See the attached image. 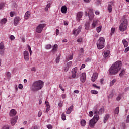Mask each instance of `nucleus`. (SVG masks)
Instances as JSON below:
<instances>
[{"instance_id":"32","label":"nucleus","mask_w":129,"mask_h":129,"mask_svg":"<svg viewBox=\"0 0 129 129\" xmlns=\"http://www.w3.org/2000/svg\"><path fill=\"white\" fill-rule=\"evenodd\" d=\"M81 125L82 126H85L86 125V121L85 120H82L81 121Z\"/></svg>"},{"instance_id":"36","label":"nucleus","mask_w":129,"mask_h":129,"mask_svg":"<svg viewBox=\"0 0 129 129\" xmlns=\"http://www.w3.org/2000/svg\"><path fill=\"white\" fill-rule=\"evenodd\" d=\"M61 118L62 120H66V115H65V113H62L61 115Z\"/></svg>"},{"instance_id":"12","label":"nucleus","mask_w":129,"mask_h":129,"mask_svg":"<svg viewBox=\"0 0 129 129\" xmlns=\"http://www.w3.org/2000/svg\"><path fill=\"white\" fill-rule=\"evenodd\" d=\"M76 73H77V67H75L72 70V76L73 78L76 77Z\"/></svg>"},{"instance_id":"59","label":"nucleus","mask_w":129,"mask_h":129,"mask_svg":"<svg viewBox=\"0 0 129 129\" xmlns=\"http://www.w3.org/2000/svg\"><path fill=\"white\" fill-rule=\"evenodd\" d=\"M10 40H15V36H14L13 35H11L10 37Z\"/></svg>"},{"instance_id":"42","label":"nucleus","mask_w":129,"mask_h":129,"mask_svg":"<svg viewBox=\"0 0 129 129\" xmlns=\"http://www.w3.org/2000/svg\"><path fill=\"white\" fill-rule=\"evenodd\" d=\"M91 93H92V94H97V93H98V92L95 90H91Z\"/></svg>"},{"instance_id":"55","label":"nucleus","mask_w":129,"mask_h":129,"mask_svg":"<svg viewBox=\"0 0 129 129\" xmlns=\"http://www.w3.org/2000/svg\"><path fill=\"white\" fill-rule=\"evenodd\" d=\"M6 75L7 77H11V73L8 72L6 74Z\"/></svg>"},{"instance_id":"37","label":"nucleus","mask_w":129,"mask_h":129,"mask_svg":"<svg viewBox=\"0 0 129 129\" xmlns=\"http://www.w3.org/2000/svg\"><path fill=\"white\" fill-rule=\"evenodd\" d=\"M67 66L69 67V68H70L71 66H72V61H69L67 63Z\"/></svg>"},{"instance_id":"29","label":"nucleus","mask_w":129,"mask_h":129,"mask_svg":"<svg viewBox=\"0 0 129 129\" xmlns=\"http://www.w3.org/2000/svg\"><path fill=\"white\" fill-rule=\"evenodd\" d=\"M108 118H109V115H106L104 118V123H106V121H107Z\"/></svg>"},{"instance_id":"38","label":"nucleus","mask_w":129,"mask_h":129,"mask_svg":"<svg viewBox=\"0 0 129 129\" xmlns=\"http://www.w3.org/2000/svg\"><path fill=\"white\" fill-rule=\"evenodd\" d=\"M73 59V53L72 54V55H70L69 56V57L67 58L68 61H69V60H72Z\"/></svg>"},{"instance_id":"30","label":"nucleus","mask_w":129,"mask_h":129,"mask_svg":"<svg viewBox=\"0 0 129 129\" xmlns=\"http://www.w3.org/2000/svg\"><path fill=\"white\" fill-rule=\"evenodd\" d=\"M5 6H6V3L4 2L0 3V10H3L5 8Z\"/></svg>"},{"instance_id":"21","label":"nucleus","mask_w":129,"mask_h":129,"mask_svg":"<svg viewBox=\"0 0 129 129\" xmlns=\"http://www.w3.org/2000/svg\"><path fill=\"white\" fill-rule=\"evenodd\" d=\"M45 104L46 105V107H47L45 112L48 113V112H49V110H50V103H49V102H48L47 101H46L45 102Z\"/></svg>"},{"instance_id":"31","label":"nucleus","mask_w":129,"mask_h":129,"mask_svg":"<svg viewBox=\"0 0 129 129\" xmlns=\"http://www.w3.org/2000/svg\"><path fill=\"white\" fill-rule=\"evenodd\" d=\"M114 112L115 114H118L119 113V107H117Z\"/></svg>"},{"instance_id":"5","label":"nucleus","mask_w":129,"mask_h":129,"mask_svg":"<svg viewBox=\"0 0 129 129\" xmlns=\"http://www.w3.org/2000/svg\"><path fill=\"white\" fill-rule=\"evenodd\" d=\"M46 27V24H40L36 28V32L39 33V34L42 33V31L44 28Z\"/></svg>"},{"instance_id":"11","label":"nucleus","mask_w":129,"mask_h":129,"mask_svg":"<svg viewBox=\"0 0 129 129\" xmlns=\"http://www.w3.org/2000/svg\"><path fill=\"white\" fill-rule=\"evenodd\" d=\"M89 20H91L93 19V10L90 9L88 13Z\"/></svg>"},{"instance_id":"56","label":"nucleus","mask_w":129,"mask_h":129,"mask_svg":"<svg viewBox=\"0 0 129 129\" xmlns=\"http://www.w3.org/2000/svg\"><path fill=\"white\" fill-rule=\"evenodd\" d=\"M114 32H115V28H112L111 29V34L112 35V34H113V33H114Z\"/></svg>"},{"instance_id":"18","label":"nucleus","mask_w":129,"mask_h":129,"mask_svg":"<svg viewBox=\"0 0 129 129\" xmlns=\"http://www.w3.org/2000/svg\"><path fill=\"white\" fill-rule=\"evenodd\" d=\"M109 54H110V51L109 50L104 51V58H105V59H107V58H109Z\"/></svg>"},{"instance_id":"49","label":"nucleus","mask_w":129,"mask_h":129,"mask_svg":"<svg viewBox=\"0 0 129 129\" xmlns=\"http://www.w3.org/2000/svg\"><path fill=\"white\" fill-rule=\"evenodd\" d=\"M18 88L19 89H23V85L22 84H19L18 85Z\"/></svg>"},{"instance_id":"44","label":"nucleus","mask_w":129,"mask_h":129,"mask_svg":"<svg viewBox=\"0 0 129 129\" xmlns=\"http://www.w3.org/2000/svg\"><path fill=\"white\" fill-rule=\"evenodd\" d=\"M4 52H5V49H0V54L1 55H4Z\"/></svg>"},{"instance_id":"52","label":"nucleus","mask_w":129,"mask_h":129,"mask_svg":"<svg viewBox=\"0 0 129 129\" xmlns=\"http://www.w3.org/2000/svg\"><path fill=\"white\" fill-rule=\"evenodd\" d=\"M41 115H42V111H39L38 113V117H41Z\"/></svg>"},{"instance_id":"40","label":"nucleus","mask_w":129,"mask_h":129,"mask_svg":"<svg viewBox=\"0 0 129 129\" xmlns=\"http://www.w3.org/2000/svg\"><path fill=\"white\" fill-rule=\"evenodd\" d=\"M101 26H99L97 28V33H100V32L101 31Z\"/></svg>"},{"instance_id":"6","label":"nucleus","mask_w":129,"mask_h":129,"mask_svg":"<svg viewBox=\"0 0 129 129\" xmlns=\"http://www.w3.org/2000/svg\"><path fill=\"white\" fill-rule=\"evenodd\" d=\"M82 29V26L81 25H80L78 29H75L73 30V35H76V36H77V35L79 34V33H80V32H81V30Z\"/></svg>"},{"instance_id":"8","label":"nucleus","mask_w":129,"mask_h":129,"mask_svg":"<svg viewBox=\"0 0 129 129\" xmlns=\"http://www.w3.org/2000/svg\"><path fill=\"white\" fill-rule=\"evenodd\" d=\"M82 29V26L81 25H80L78 29H75L73 30V35H76V36H77V35L79 34V33H80V32H81V30Z\"/></svg>"},{"instance_id":"17","label":"nucleus","mask_w":129,"mask_h":129,"mask_svg":"<svg viewBox=\"0 0 129 129\" xmlns=\"http://www.w3.org/2000/svg\"><path fill=\"white\" fill-rule=\"evenodd\" d=\"M17 114V111L16 110L13 109L10 110L9 113L10 116H15Z\"/></svg>"},{"instance_id":"63","label":"nucleus","mask_w":129,"mask_h":129,"mask_svg":"<svg viewBox=\"0 0 129 129\" xmlns=\"http://www.w3.org/2000/svg\"><path fill=\"white\" fill-rule=\"evenodd\" d=\"M57 48H58V45L55 44V45L53 46V49H57Z\"/></svg>"},{"instance_id":"46","label":"nucleus","mask_w":129,"mask_h":129,"mask_svg":"<svg viewBox=\"0 0 129 129\" xmlns=\"http://www.w3.org/2000/svg\"><path fill=\"white\" fill-rule=\"evenodd\" d=\"M121 99V95H119V96L117 97L116 100L117 101H119Z\"/></svg>"},{"instance_id":"14","label":"nucleus","mask_w":129,"mask_h":129,"mask_svg":"<svg viewBox=\"0 0 129 129\" xmlns=\"http://www.w3.org/2000/svg\"><path fill=\"white\" fill-rule=\"evenodd\" d=\"M94 114L95 115L94 116L93 119L95 121V122H97V121L99 120V116L97 115V111H95Z\"/></svg>"},{"instance_id":"16","label":"nucleus","mask_w":129,"mask_h":129,"mask_svg":"<svg viewBox=\"0 0 129 129\" xmlns=\"http://www.w3.org/2000/svg\"><path fill=\"white\" fill-rule=\"evenodd\" d=\"M83 16V13L82 12H79L78 13L77 15V20L78 22H79L80 20H81V18H82V16Z\"/></svg>"},{"instance_id":"3","label":"nucleus","mask_w":129,"mask_h":129,"mask_svg":"<svg viewBox=\"0 0 129 129\" xmlns=\"http://www.w3.org/2000/svg\"><path fill=\"white\" fill-rule=\"evenodd\" d=\"M126 15H124L122 19L121 20V22H122L121 24L119 26V30L121 32H124L127 28V19L126 18Z\"/></svg>"},{"instance_id":"41","label":"nucleus","mask_w":129,"mask_h":129,"mask_svg":"<svg viewBox=\"0 0 129 129\" xmlns=\"http://www.w3.org/2000/svg\"><path fill=\"white\" fill-rule=\"evenodd\" d=\"M1 23L2 24H5V23H7V19L4 18L1 20Z\"/></svg>"},{"instance_id":"53","label":"nucleus","mask_w":129,"mask_h":129,"mask_svg":"<svg viewBox=\"0 0 129 129\" xmlns=\"http://www.w3.org/2000/svg\"><path fill=\"white\" fill-rule=\"evenodd\" d=\"M113 97V93H111L109 95L108 98H112Z\"/></svg>"},{"instance_id":"9","label":"nucleus","mask_w":129,"mask_h":129,"mask_svg":"<svg viewBox=\"0 0 129 129\" xmlns=\"http://www.w3.org/2000/svg\"><path fill=\"white\" fill-rule=\"evenodd\" d=\"M112 6H114V1H112L110 2H109V4L108 5V11L109 13H111L112 12Z\"/></svg>"},{"instance_id":"60","label":"nucleus","mask_w":129,"mask_h":129,"mask_svg":"<svg viewBox=\"0 0 129 129\" xmlns=\"http://www.w3.org/2000/svg\"><path fill=\"white\" fill-rule=\"evenodd\" d=\"M3 129H10V127L9 126H5L3 127Z\"/></svg>"},{"instance_id":"28","label":"nucleus","mask_w":129,"mask_h":129,"mask_svg":"<svg viewBox=\"0 0 129 129\" xmlns=\"http://www.w3.org/2000/svg\"><path fill=\"white\" fill-rule=\"evenodd\" d=\"M122 43H123L125 48H126V47H127V46H128V42H127V41H126V40H123Z\"/></svg>"},{"instance_id":"1","label":"nucleus","mask_w":129,"mask_h":129,"mask_svg":"<svg viewBox=\"0 0 129 129\" xmlns=\"http://www.w3.org/2000/svg\"><path fill=\"white\" fill-rule=\"evenodd\" d=\"M122 63L121 61H117L112 65L109 70L110 75H115L117 74L118 71L121 69Z\"/></svg>"},{"instance_id":"27","label":"nucleus","mask_w":129,"mask_h":129,"mask_svg":"<svg viewBox=\"0 0 129 129\" xmlns=\"http://www.w3.org/2000/svg\"><path fill=\"white\" fill-rule=\"evenodd\" d=\"M98 20L95 19L94 20L92 23L93 28H95V26L97 25Z\"/></svg>"},{"instance_id":"7","label":"nucleus","mask_w":129,"mask_h":129,"mask_svg":"<svg viewBox=\"0 0 129 129\" xmlns=\"http://www.w3.org/2000/svg\"><path fill=\"white\" fill-rule=\"evenodd\" d=\"M82 29V26L81 25H80L78 29H75L73 30V35H76V36H77V35L79 34V33H80V32H81V30Z\"/></svg>"},{"instance_id":"13","label":"nucleus","mask_w":129,"mask_h":129,"mask_svg":"<svg viewBox=\"0 0 129 129\" xmlns=\"http://www.w3.org/2000/svg\"><path fill=\"white\" fill-rule=\"evenodd\" d=\"M86 80V74L85 73H83L80 78L81 82L82 83H84L85 82V80Z\"/></svg>"},{"instance_id":"20","label":"nucleus","mask_w":129,"mask_h":129,"mask_svg":"<svg viewBox=\"0 0 129 129\" xmlns=\"http://www.w3.org/2000/svg\"><path fill=\"white\" fill-rule=\"evenodd\" d=\"M95 123H96V122H95L94 119H92L89 122V125H90L91 127H93V126H94Z\"/></svg>"},{"instance_id":"57","label":"nucleus","mask_w":129,"mask_h":129,"mask_svg":"<svg viewBox=\"0 0 129 129\" xmlns=\"http://www.w3.org/2000/svg\"><path fill=\"white\" fill-rule=\"evenodd\" d=\"M47 127L48 129H52V128H53V126H52L51 125H47Z\"/></svg>"},{"instance_id":"58","label":"nucleus","mask_w":129,"mask_h":129,"mask_svg":"<svg viewBox=\"0 0 129 129\" xmlns=\"http://www.w3.org/2000/svg\"><path fill=\"white\" fill-rule=\"evenodd\" d=\"M91 59H90V58H87L85 60V62H91Z\"/></svg>"},{"instance_id":"25","label":"nucleus","mask_w":129,"mask_h":129,"mask_svg":"<svg viewBox=\"0 0 129 129\" xmlns=\"http://www.w3.org/2000/svg\"><path fill=\"white\" fill-rule=\"evenodd\" d=\"M30 16H31V13L30 11H27L25 14V18L26 20H28L29 18H30Z\"/></svg>"},{"instance_id":"51","label":"nucleus","mask_w":129,"mask_h":129,"mask_svg":"<svg viewBox=\"0 0 129 129\" xmlns=\"http://www.w3.org/2000/svg\"><path fill=\"white\" fill-rule=\"evenodd\" d=\"M59 88H60V89L62 90V91H65V89H64V88H63V86H62L61 84H60L59 85Z\"/></svg>"},{"instance_id":"64","label":"nucleus","mask_w":129,"mask_h":129,"mask_svg":"<svg viewBox=\"0 0 129 129\" xmlns=\"http://www.w3.org/2000/svg\"><path fill=\"white\" fill-rule=\"evenodd\" d=\"M127 123H128L129 122V115H128V116L127 117V119L126 120Z\"/></svg>"},{"instance_id":"43","label":"nucleus","mask_w":129,"mask_h":129,"mask_svg":"<svg viewBox=\"0 0 129 129\" xmlns=\"http://www.w3.org/2000/svg\"><path fill=\"white\" fill-rule=\"evenodd\" d=\"M5 48V45H4V43H0V49H4Z\"/></svg>"},{"instance_id":"23","label":"nucleus","mask_w":129,"mask_h":129,"mask_svg":"<svg viewBox=\"0 0 129 129\" xmlns=\"http://www.w3.org/2000/svg\"><path fill=\"white\" fill-rule=\"evenodd\" d=\"M61 13L63 14H66L67 12V7H66L65 6H62L61 8Z\"/></svg>"},{"instance_id":"2","label":"nucleus","mask_w":129,"mask_h":129,"mask_svg":"<svg viewBox=\"0 0 129 129\" xmlns=\"http://www.w3.org/2000/svg\"><path fill=\"white\" fill-rule=\"evenodd\" d=\"M44 87V82L42 80H38L34 82L31 87V91L33 92H36L41 90L42 87Z\"/></svg>"},{"instance_id":"61","label":"nucleus","mask_w":129,"mask_h":129,"mask_svg":"<svg viewBox=\"0 0 129 129\" xmlns=\"http://www.w3.org/2000/svg\"><path fill=\"white\" fill-rule=\"evenodd\" d=\"M36 70H37V69L35 67H33L31 69V71H34V72H35Z\"/></svg>"},{"instance_id":"15","label":"nucleus","mask_w":129,"mask_h":129,"mask_svg":"<svg viewBox=\"0 0 129 129\" xmlns=\"http://www.w3.org/2000/svg\"><path fill=\"white\" fill-rule=\"evenodd\" d=\"M97 77H98V73H94L93 76L91 78V80L93 82H95V80L97 79Z\"/></svg>"},{"instance_id":"4","label":"nucleus","mask_w":129,"mask_h":129,"mask_svg":"<svg viewBox=\"0 0 129 129\" xmlns=\"http://www.w3.org/2000/svg\"><path fill=\"white\" fill-rule=\"evenodd\" d=\"M105 40L103 37H100L98 41L97 42V46L98 49H103L104 48V43Z\"/></svg>"},{"instance_id":"24","label":"nucleus","mask_w":129,"mask_h":129,"mask_svg":"<svg viewBox=\"0 0 129 129\" xmlns=\"http://www.w3.org/2000/svg\"><path fill=\"white\" fill-rule=\"evenodd\" d=\"M72 109H73V106L72 105L67 109L66 111L67 114H70L71 111H72Z\"/></svg>"},{"instance_id":"48","label":"nucleus","mask_w":129,"mask_h":129,"mask_svg":"<svg viewBox=\"0 0 129 129\" xmlns=\"http://www.w3.org/2000/svg\"><path fill=\"white\" fill-rule=\"evenodd\" d=\"M89 116L90 117H92V116H93V112H92V111H90L89 112Z\"/></svg>"},{"instance_id":"54","label":"nucleus","mask_w":129,"mask_h":129,"mask_svg":"<svg viewBox=\"0 0 129 129\" xmlns=\"http://www.w3.org/2000/svg\"><path fill=\"white\" fill-rule=\"evenodd\" d=\"M77 42L78 43H81V42H82V38H79L77 40Z\"/></svg>"},{"instance_id":"26","label":"nucleus","mask_w":129,"mask_h":129,"mask_svg":"<svg viewBox=\"0 0 129 129\" xmlns=\"http://www.w3.org/2000/svg\"><path fill=\"white\" fill-rule=\"evenodd\" d=\"M125 74V71L124 70H122L119 74V77L122 78L123 77L124 74Z\"/></svg>"},{"instance_id":"10","label":"nucleus","mask_w":129,"mask_h":129,"mask_svg":"<svg viewBox=\"0 0 129 129\" xmlns=\"http://www.w3.org/2000/svg\"><path fill=\"white\" fill-rule=\"evenodd\" d=\"M23 56L25 61H29L30 60V54L29 52L25 51L23 53Z\"/></svg>"},{"instance_id":"34","label":"nucleus","mask_w":129,"mask_h":129,"mask_svg":"<svg viewBox=\"0 0 129 129\" xmlns=\"http://www.w3.org/2000/svg\"><path fill=\"white\" fill-rule=\"evenodd\" d=\"M98 113L99 114H102V113H104V108H101L100 109Z\"/></svg>"},{"instance_id":"62","label":"nucleus","mask_w":129,"mask_h":129,"mask_svg":"<svg viewBox=\"0 0 129 129\" xmlns=\"http://www.w3.org/2000/svg\"><path fill=\"white\" fill-rule=\"evenodd\" d=\"M10 17H14V12H11L10 14Z\"/></svg>"},{"instance_id":"47","label":"nucleus","mask_w":129,"mask_h":129,"mask_svg":"<svg viewBox=\"0 0 129 129\" xmlns=\"http://www.w3.org/2000/svg\"><path fill=\"white\" fill-rule=\"evenodd\" d=\"M52 48V45L48 44L46 46V49H51Z\"/></svg>"},{"instance_id":"50","label":"nucleus","mask_w":129,"mask_h":129,"mask_svg":"<svg viewBox=\"0 0 129 129\" xmlns=\"http://www.w3.org/2000/svg\"><path fill=\"white\" fill-rule=\"evenodd\" d=\"M68 70H69V67H68L67 66L65 67L64 69V71L65 72H67V71H68Z\"/></svg>"},{"instance_id":"19","label":"nucleus","mask_w":129,"mask_h":129,"mask_svg":"<svg viewBox=\"0 0 129 129\" xmlns=\"http://www.w3.org/2000/svg\"><path fill=\"white\" fill-rule=\"evenodd\" d=\"M18 120V117H15L13 118L11 120V124L12 125H15L17 123V121Z\"/></svg>"},{"instance_id":"35","label":"nucleus","mask_w":129,"mask_h":129,"mask_svg":"<svg viewBox=\"0 0 129 129\" xmlns=\"http://www.w3.org/2000/svg\"><path fill=\"white\" fill-rule=\"evenodd\" d=\"M116 82V79H113L112 81L110 83V86H112L114 85V83Z\"/></svg>"},{"instance_id":"39","label":"nucleus","mask_w":129,"mask_h":129,"mask_svg":"<svg viewBox=\"0 0 129 129\" xmlns=\"http://www.w3.org/2000/svg\"><path fill=\"white\" fill-rule=\"evenodd\" d=\"M84 52V50H83V49H81L79 51V55L80 56H81V55H83Z\"/></svg>"},{"instance_id":"45","label":"nucleus","mask_w":129,"mask_h":129,"mask_svg":"<svg viewBox=\"0 0 129 129\" xmlns=\"http://www.w3.org/2000/svg\"><path fill=\"white\" fill-rule=\"evenodd\" d=\"M60 56H58L56 58V63H59L60 62Z\"/></svg>"},{"instance_id":"22","label":"nucleus","mask_w":129,"mask_h":129,"mask_svg":"<svg viewBox=\"0 0 129 129\" xmlns=\"http://www.w3.org/2000/svg\"><path fill=\"white\" fill-rule=\"evenodd\" d=\"M19 22H20V18L18 17H15L14 18V25L15 26H18Z\"/></svg>"},{"instance_id":"33","label":"nucleus","mask_w":129,"mask_h":129,"mask_svg":"<svg viewBox=\"0 0 129 129\" xmlns=\"http://www.w3.org/2000/svg\"><path fill=\"white\" fill-rule=\"evenodd\" d=\"M90 23L88 22H87L85 25L86 30H88L89 29Z\"/></svg>"}]
</instances>
